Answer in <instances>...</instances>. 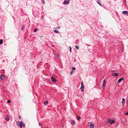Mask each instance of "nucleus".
I'll return each instance as SVG.
<instances>
[{
	"instance_id": "f257e3e1",
	"label": "nucleus",
	"mask_w": 128,
	"mask_h": 128,
	"mask_svg": "<svg viewBox=\"0 0 128 128\" xmlns=\"http://www.w3.org/2000/svg\"><path fill=\"white\" fill-rule=\"evenodd\" d=\"M23 122L22 121H18L16 122L17 126L20 127V128H22Z\"/></svg>"
},
{
	"instance_id": "f03ea898",
	"label": "nucleus",
	"mask_w": 128,
	"mask_h": 128,
	"mask_svg": "<svg viewBox=\"0 0 128 128\" xmlns=\"http://www.w3.org/2000/svg\"><path fill=\"white\" fill-rule=\"evenodd\" d=\"M108 122L111 124H113L115 122V121L114 120H112L109 118L108 119Z\"/></svg>"
},
{
	"instance_id": "7ed1b4c3",
	"label": "nucleus",
	"mask_w": 128,
	"mask_h": 128,
	"mask_svg": "<svg viewBox=\"0 0 128 128\" xmlns=\"http://www.w3.org/2000/svg\"><path fill=\"white\" fill-rule=\"evenodd\" d=\"M84 85L83 82H82L81 83V87L80 88L81 92H82L84 91Z\"/></svg>"
},
{
	"instance_id": "20e7f679",
	"label": "nucleus",
	"mask_w": 128,
	"mask_h": 128,
	"mask_svg": "<svg viewBox=\"0 0 128 128\" xmlns=\"http://www.w3.org/2000/svg\"><path fill=\"white\" fill-rule=\"evenodd\" d=\"M69 3L70 0H68L67 2H66V0H65L63 4L65 5H67L69 4Z\"/></svg>"
},
{
	"instance_id": "39448f33",
	"label": "nucleus",
	"mask_w": 128,
	"mask_h": 128,
	"mask_svg": "<svg viewBox=\"0 0 128 128\" xmlns=\"http://www.w3.org/2000/svg\"><path fill=\"white\" fill-rule=\"evenodd\" d=\"M124 79V77H123L121 78H120L118 81L117 82V83L118 84H119L122 81V80H123Z\"/></svg>"
},
{
	"instance_id": "423d86ee",
	"label": "nucleus",
	"mask_w": 128,
	"mask_h": 128,
	"mask_svg": "<svg viewBox=\"0 0 128 128\" xmlns=\"http://www.w3.org/2000/svg\"><path fill=\"white\" fill-rule=\"evenodd\" d=\"M5 78V77L3 75V74H1L0 75V78L2 80H4V79Z\"/></svg>"
},
{
	"instance_id": "0eeeda50",
	"label": "nucleus",
	"mask_w": 128,
	"mask_h": 128,
	"mask_svg": "<svg viewBox=\"0 0 128 128\" xmlns=\"http://www.w3.org/2000/svg\"><path fill=\"white\" fill-rule=\"evenodd\" d=\"M51 79L52 81L54 82H56V80L53 76L51 77Z\"/></svg>"
},
{
	"instance_id": "6e6552de",
	"label": "nucleus",
	"mask_w": 128,
	"mask_h": 128,
	"mask_svg": "<svg viewBox=\"0 0 128 128\" xmlns=\"http://www.w3.org/2000/svg\"><path fill=\"white\" fill-rule=\"evenodd\" d=\"M122 98V102L123 104V106H124V104L125 103V100L124 98Z\"/></svg>"
},
{
	"instance_id": "1a4fd4ad",
	"label": "nucleus",
	"mask_w": 128,
	"mask_h": 128,
	"mask_svg": "<svg viewBox=\"0 0 128 128\" xmlns=\"http://www.w3.org/2000/svg\"><path fill=\"white\" fill-rule=\"evenodd\" d=\"M112 75L115 76H118V74L116 72L113 73L112 74Z\"/></svg>"
},
{
	"instance_id": "9d476101",
	"label": "nucleus",
	"mask_w": 128,
	"mask_h": 128,
	"mask_svg": "<svg viewBox=\"0 0 128 128\" xmlns=\"http://www.w3.org/2000/svg\"><path fill=\"white\" fill-rule=\"evenodd\" d=\"M101 0H97V2L99 4L100 6H102V5L100 3Z\"/></svg>"
},
{
	"instance_id": "9b49d317",
	"label": "nucleus",
	"mask_w": 128,
	"mask_h": 128,
	"mask_svg": "<svg viewBox=\"0 0 128 128\" xmlns=\"http://www.w3.org/2000/svg\"><path fill=\"white\" fill-rule=\"evenodd\" d=\"M123 14H127L126 16H128V11H123L122 12Z\"/></svg>"
},
{
	"instance_id": "f8f14e48",
	"label": "nucleus",
	"mask_w": 128,
	"mask_h": 128,
	"mask_svg": "<svg viewBox=\"0 0 128 128\" xmlns=\"http://www.w3.org/2000/svg\"><path fill=\"white\" fill-rule=\"evenodd\" d=\"M60 56V54H57L55 55V58L56 59L58 57H59Z\"/></svg>"
},
{
	"instance_id": "ddd939ff",
	"label": "nucleus",
	"mask_w": 128,
	"mask_h": 128,
	"mask_svg": "<svg viewBox=\"0 0 128 128\" xmlns=\"http://www.w3.org/2000/svg\"><path fill=\"white\" fill-rule=\"evenodd\" d=\"M90 127L91 128H93L94 127V124L91 123L90 124Z\"/></svg>"
},
{
	"instance_id": "4468645a",
	"label": "nucleus",
	"mask_w": 128,
	"mask_h": 128,
	"mask_svg": "<svg viewBox=\"0 0 128 128\" xmlns=\"http://www.w3.org/2000/svg\"><path fill=\"white\" fill-rule=\"evenodd\" d=\"M48 103V102L47 101H46L44 102V104L45 105H47Z\"/></svg>"
},
{
	"instance_id": "2eb2a0df",
	"label": "nucleus",
	"mask_w": 128,
	"mask_h": 128,
	"mask_svg": "<svg viewBox=\"0 0 128 128\" xmlns=\"http://www.w3.org/2000/svg\"><path fill=\"white\" fill-rule=\"evenodd\" d=\"M3 42V41L2 39H0V44H2Z\"/></svg>"
},
{
	"instance_id": "dca6fc26",
	"label": "nucleus",
	"mask_w": 128,
	"mask_h": 128,
	"mask_svg": "<svg viewBox=\"0 0 128 128\" xmlns=\"http://www.w3.org/2000/svg\"><path fill=\"white\" fill-rule=\"evenodd\" d=\"M72 124L73 125H74L75 124V122L74 120H72Z\"/></svg>"
},
{
	"instance_id": "f3484780",
	"label": "nucleus",
	"mask_w": 128,
	"mask_h": 128,
	"mask_svg": "<svg viewBox=\"0 0 128 128\" xmlns=\"http://www.w3.org/2000/svg\"><path fill=\"white\" fill-rule=\"evenodd\" d=\"M77 120H79L81 118L79 116H77Z\"/></svg>"
},
{
	"instance_id": "a211bd4d",
	"label": "nucleus",
	"mask_w": 128,
	"mask_h": 128,
	"mask_svg": "<svg viewBox=\"0 0 128 128\" xmlns=\"http://www.w3.org/2000/svg\"><path fill=\"white\" fill-rule=\"evenodd\" d=\"M54 32L55 33H58L59 32L57 30H54Z\"/></svg>"
},
{
	"instance_id": "6ab92c4d",
	"label": "nucleus",
	"mask_w": 128,
	"mask_h": 128,
	"mask_svg": "<svg viewBox=\"0 0 128 128\" xmlns=\"http://www.w3.org/2000/svg\"><path fill=\"white\" fill-rule=\"evenodd\" d=\"M72 68V70H73V71H75L76 70V69L75 67H73Z\"/></svg>"
},
{
	"instance_id": "aec40b11",
	"label": "nucleus",
	"mask_w": 128,
	"mask_h": 128,
	"mask_svg": "<svg viewBox=\"0 0 128 128\" xmlns=\"http://www.w3.org/2000/svg\"><path fill=\"white\" fill-rule=\"evenodd\" d=\"M106 84H103L102 88H104Z\"/></svg>"
},
{
	"instance_id": "412c9836",
	"label": "nucleus",
	"mask_w": 128,
	"mask_h": 128,
	"mask_svg": "<svg viewBox=\"0 0 128 128\" xmlns=\"http://www.w3.org/2000/svg\"><path fill=\"white\" fill-rule=\"evenodd\" d=\"M69 49H70V50L71 52H72V48L70 46H69Z\"/></svg>"
},
{
	"instance_id": "4be33fe9",
	"label": "nucleus",
	"mask_w": 128,
	"mask_h": 128,
	"mask_svg": "<svg viewBox=\"0 0 128 128\" xmlns=\"http://www.w3.org/2000/svg\"><path fill=\"white\" fill-rule=\"evenodd\" d=\"M75 47H76V49L77 50H78L79 49V47L77 46H75Z\"/></svg>"
},
{
	"instance_id": "5701e85b",
	"label": "nucleus",
	"mask_w": 128,
	"mask_h": 128,
	"mask_svg": "<svg viewBox=\"0 0 128 128\" xmlns=\"http://www.w3.org/2000/svg\"><path fill=\"white\" fill-rule=\"evenodd\" d=\"M6 121H8L9 120V118H6Z\"/></svg>"
},
{
	"instance_id": "b1692460",
	"label": "nucleus",
	"mask_w": 128,
	"mask_h": 128,
	"mask_svg": "<svg viewBox=\"0 0 128 128\" xmlns=\"http://www.w3.org/2000/svg\"><path fill=\"white\" fill-rule=\"evenodd\" d=\"M43 4H44L45 2H44V0H41Z\"/></svg>"
},
{
	"instance_id": "393cba45",
	"label": "nucleus",
	"mask_w": 128,
	"mask_h": 128,
	"mask_svg": "<svg viewBox=\"0 0 128 128\" xmlns=\"http://www.w3.org/2000/svg\"><path fill=\"white\" fill-rule=\"evenodd\" d=\"M10 100H7V102L8 103H10Z\"/></svg>"
},
{
	"instance_id": "a878e982",
	"label": "nucleus",
	"mask_w": 128,
	"mask_h": 128,
	"mask_svg": "<svg viewBox=\"0 0 128 128\" xmlns=\"http://www.w3.org/2000/svg\"><path fill=\"white\" fill-rule=\"evenodd\" d=\"M22 126L24 128L25 127V124H24L23 122V123Z\"/></svg>"
},
{
	"instance_id": "bb28decb",
	"label": "nucleus",
	"mask_w": 128,
	"mask_h": 128,
	"mask_svg": "<svg viewBox=\"0 0 128 128\" xmlns=\"http://www.w3.org/2000/svg\"><path fill=\"white\" fill-rule=\"evenodd\" d=\"M55 28V29H59L60 28V27H56V28Z\"/></svg>"
},
{
	"instance_id": "cd10ccee",
	"label": "nucleus",
	"mask_w": 128,
	"mask_h": 128,
	"mask_svg": "<svg viewBox=\"0 0 128 128\" xmlns=\"http://www.w3.org/2000/svg\"><path fill=\"white\" fill-rule=\"evenodd\" d=\"M73 70H72L70 72V74L71 75L72 74H73Z\"/></svg>"
},
{
	"instance_id": "c85d7f7f",
	"label": "nucleus",
	"mask_w": 128,
	"mask_h": 128,
	"mask_svg": "<svg viewBox=\"0 0 128 128\" xmlns=\"http://www.w3.org/2000/svg\"><path fill=\"white\" fill-rule=\"evenodd\" d=\"M106 82V81L105 80H104L103 81V84H106L105 83Z\"/></svg>"
},
{
	"instance_id": "c756f323",
	"label": "nucleus",
	"mask_w": 128,
	"mask_h": 128,
	"mask_svg": "<svg viewBox=\"0 0 128 128\" xmlns=\"http://www.w3.org/2000/svg\"><path fill=\"white\" fill-rule=\"evenodd\" d=\"M24 28V27H22V28H21V30L22 31H23V29Z\"/></svg>"
},
{
	"instance_id": "7c9ffc66",
	"label": "nucleus",
	"mask_w": 128,
	"mask_h": 128,
	"mask_svg": "<svg viewBox=\"0 0 128 128\" xmlns=\"http://www.w3.org/2000/svg\"><path fill=\"white\" fill-rule=\"evenodd\" d=\"M36 31H37V30H36V29H35L34 30V32H36Z\"/></svg>"
},
{
	"instance_id": "2f4dec72",
	"label": "nucleus",
	"mask_w": 128,
	"mask_h": 128,
	"mask_svg": "<svg viewBox=\"0 0 128 128\" xmlns=\"http://www.w3.org/2000/svg\"><path fill=\"white\" fill-rule=\"evenodd\" d=\"M125 114L126 115H128V112H126V113H125Z\"/></svg>"
},
{
	"instance_id": "473e14b6",
	"label": "nucleus",
	"mask_w": 128,
	"mask_h": 128,
	"mask_svg": "<svg viewBox=\"0 0 128 128\" xmlns=\"http://www.w3.org/2000/svg\"><path fill=\"white\" fill-rule=\"evenodd\" d=\"M38 124L40 126H42V124H40L39 122H38Z\"/></svg>"
},
{
	"instance_id": "72a5a7b5",
	"label": "nucleus",
	"mask_w": 128,
	"mask_h": 128,
	"mask_svg": "<svg viewBox=\"0 0 128 128\" xmlns=\"http://www.w3.org/2000/svg\"><path fill=\"white\" fill-rule=\"evenodd\" d=\"M21 116H19V119H21Z\"/></svg>"
},
{
	"instance_id": "f704fd0d",
	"label": "nucleus",
	"mask_w": 128,
	"mask_h": 128,
	"mask_svg": "<svg viewBox=\"0 0 128 128\" xmlns=\"http://www.w3.org/2000/svg\"><path fill=\"white\" fill-rule=\"evenodd\" d=\"M115 70H112V72H115Z\"/></svg>"
}]
</instances>
